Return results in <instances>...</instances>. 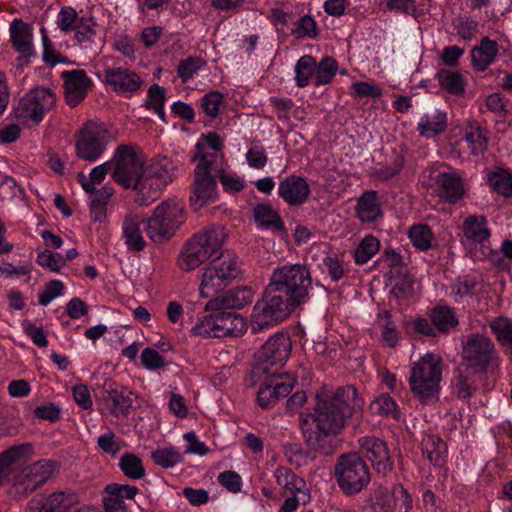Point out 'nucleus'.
I'll use <instances>...</instances> for the list:
<instances>
[{
	"instance_id": "42",
	"label": "nucleus",
	"mask_w": 512,
	"mask_h": 512,
	"mask_svg": "<svg viewBox=\"0 0 512 512\" xmlns=\"http://www.w3.org/2000/svg\"><path fill=\"white\" fill-rule=\"evenodd\" d=\"M491 331L497 341L503 347L512 349V320L505 317H497L489 323Z\"/></svg>"
},
{
	"instance_id": "22",
	"label": "nucleus",
	"mask_w": 512,
	"mask_h": 512,
	"mask_svg": "<svg viewBox=\"0 0 512 512\" xmlns=\"http://www.w3.org/2000/svg\"><path fill=\"white\" fill-rule=\"evenodd\" d=\"M102 398L106 409L115 417L128 414L133 404V393L127 388L113 383H104Z\"/></svg>"
},
{
	"instance_id": "1",
	"label": "nucleus",
	"mask_w": 512,
	"mask_h": 512,
	"mask_svg": "<svg viewBox=\"0 0 512 512\" xmlns=\"http://www.w3.org/2000/svg\"><path fill=\"white\" fill-rule=\"evenodd\" d=\"M363 400L352 385L341 386L334 393L315 395L313 412L301 413L299 425L304 442L314 453L329 456L339 447V436L347 421L360 413Z\"/></svg>"
},
{
	"instance_id": "21",
	"label": "nucleus",
	"mask_w": 512,
	"mask_h": 512,
	"mask_svg": "<svg viewBox=\"0 0 512 512\" xmlns=\"http://www.w3.org/2000/svg\"><path fill=\"white\" fill-rule=\"evenodd\" d=\"M64 80L65 99L69 106L75 107L81 103L92 85L84 70L64 71L61 74Z\"/></svg>"
},
{
	"instance_id": "55",
	"label": "nucleus",
	"mask_w": 512,
	"mask_h": 512,
	"mask_svg": "<svg viewBox=\"0 0 512 512\" xmlns=\"http://www.w3.org/2000/svg\"><path fill=\"white\" fill-rule=\"evenodd\" d=\"M96 23L92 18L81 17L77 22L73 31H75V38L79 43L91 42L95 36L96 31L94 26Z\"/></svg>"
},
{
	"instance_id": "8",
	"label": "nucleus",
	"mask_w": 512,
	"mask_h": 512,
	"mask_svg": "<svg viewBox=\"0 0 512 512\" xmlns=\"http://www.w3.org/2000/svg\"><path fill=\"white\" fill-rule=\"evenodd\" d=\"M334 475L338 486L348 496L360 493L371 480L366 462L356 452L345 453L338 457Z\"/></svg>"
},
{
	"instance_id": "10",
	"label": "nucleus",
	"mask_w": 512,
	"mask_h": 512,
	"mask_svg": "<svg viewBox=\"0 0 512 512\" xmlns=\"http://www.w3.org/2000/svg\"><path fill=\"white\" fill-rule=\"evenodd\" d=\"M184 221L183 204L174 199L163 201L147 220V234L153 242L162 243L170 239Z\"/></svg>"
},
{
	"instance_id": "62",
	"label": "nucleus",
	"mask_w": 512,
	"mask_h": 512,
	"mask_svg": "<svg viewBox=\"0 0 512 512\" xmlns=\"http://www.w3.org/2000/svg\"><path fill=\"white\" fill-rule=\"evenodd\" d=\"M64 285L59 280H51L45 285L44 291L39 295V303L48 305L54 298L62 294Z\"/></svg>"
},
{
	"instance_id": "54",
	"label": "nucleus",
	"mask_w": 512,
	"mask_h": 512,
	"mask_svg": "<svg viewBox=\"0 0 512 512\" xmlns=\"http://www.w3.org/2000/svg\"><path fill=\"white\" fill-rule=\"evenodd\" d=\"M41 34L43 42V61L51 66H55L57 63H67L68 59L53 48L45 28L41 29Z\"/></svg>"
},
{
	"instance_id": "11",
	"label": "nucleus",
	"mask_w": 512,
	"mask_h": 512,
	"mask_svg": "<svg viewBox=\"0 0 512 512\" xmlns=\"http://www.w3.org/2000/svg\"><path fill=\"white\" fill-rule=\"evenodd\" d=\"M241 273L238 259L224 256L221 252L204 268L200 294L203 298L212 297L228 286Z\"/></svg>"
},
{
	"instance_id": "53",
	"label": "nucleus",
	"mask_w": 512,
	"mask_h": 512,
	"mask_svg": "<svg viewBox=\"0 0 512 512\" xmlns=\"http://www.w3.org/2000/svg\"><path fill=\"white\" fill-rule=\"evenodd\" d=\"M36 262L41 267L48 268L53 272H58L65 265L64 257L50 250L38 253Z\"/></svg>"
},
{
	"instance_id": "51",
	"label": "nucleus",
	"mask_w": 512,
	"mask_h": 512,
	"mask_svg": "<svg viewBox=\"0 0 512 512\" xmlns=\"http://www.w3.org/2000/svg\"><path fill=\"white\" fill-rule=\"evenodd\" d=\"M151 458L155 464L163 468L173 467L182 461V455L172 447L153 451Z\"/></svg>"
},
{
	"instance_id": "33",
	"label": "nucleus",
	"mask_w": 512,
	"mask_h": 512,
	"mask_svg": "<svg viewBox=\"0 0 512 512\" xmlns=\"http://www.w3.org/2000/svg\"><path fill=\"white\" fill-rule=\"evenodd\" d=\"M144 223V218L138 215H127L123 220V235L129 249L133 251H142L145 248L146 242L141 231Z\"/></svg>"
},
{
	"instance_id": "20",
	"label": "nucleus",
	"mask_w": 512,
	"mask_h": 512,
	"mask_svg": "<svg viewBox=\"0 0 512 512\" xmlns=\"http://www.w3.org/2000/svg\"><path fill=\"white\" fill-rule=\"evenodd\" d=\"M78 499L74 493L53 492L29 502L30 512H72Z\"/></svg>"
},
{
	"instance_id": "26",
	"label": "nucleus",
	"mask_w": 512,
	"mask_h": 512,
	"mask_svg": "<svg viewBox=\"0 0 512 512\" xmlns=\"http://www.w3.org/2000/svg\"><path fill=\"white\" fill-rule=\"evenodd\" d=\"M32 452L29 443L12 446L0 453V486L10 480L17 465L25 462Z\"/></svg>"
},
{
	"instance_id": "5",
	"label": "nucleus",
	"mask_w": 512,
	"mask_h": 512,
	"mask_svg": "<svg viewBox=\"0 0 512 512\" xmlns=\"http://www.w3.org/2000/svg\"><path fill=\"white\" fill-rule=\"evenodd\" d=\"M291 349L292 341L289 334L278 332L271 336L258 351L257 362L246 382L255 385L254 378L260 380L266 373H278V367H282L290 357Z\"/></svg>"
},
{
	"instance_id": "6",
	"label": "nucleus",
	"mask_w": 512,
	"mask_h": 512,
	"mask_svg": "<svg viewBox=\"0 0 512 512\" xmlns=\"http://www.w3.org/2000/svg\"><path fill=\"white\" fill-rule=\"evenodd\" d=\"M112 162V179L124 189H133L139 195L144 154L133 145H119Z\"/></svg>"
},
{
	"instance_id": "4",
	"label": "nucleus",
	"mask_w": 512,
	"mask_h": 512,
	"mask_svg": "<svg viewBox=\"0 0 512 512\" xmlns=\"http://www.w3.org/2000/svg\"><path fill=\"white\" fill-rule=\"evenodd\" d=\"M443 361L434 353H427L411 368L409 384L411 392L421 403L438 400L442 380Z\"/></svg>"
},
{
	"instance_id": "49",
	"label": "nucleus",
	"mask_w": 512,
	"mask_h": 512,
	"mask_svg": "<svg viewBox=\"0 0 512 512\" xmlns=\"http://www.w3.org/2000/svg\"><path fill=\"white\" fill-rule=\"evenodd\" d=\"M370 408L374 414L391 416L393 419H399L397 404L388 394H381L378 396L371 402Z\"/></svg>"
},
{
	"instance_id": "48",
	"label": "nucleus",
	"mask_w": 512,
	"mask_h": 512,
	"mask_svg": "<svg viewBox=\"0 0 512 512\" xmlns=\"http://www.w3.org/2000/svg\"><path fill=\"white\" fill-rule=\"evenodd\" d=\"M409 238L417 249L426 251L432 245L433 233L428 225H413L409 230Z\"/></svg>"
},
{
	"instance_id": "23",
	"label": "nucleus",
	"mask_w": 512,
	"mask_h": 512,
	"mask_svg": "<svg viewBox=\"0 0 512 512\" xmlns=\"http://www.w3.org/2000/svg\"><path fill=\"white\" fill-rule=\"evenodd\" d=\"M310 186L307 181L298 175L292 174L280 181L278 186L279 197L289 206H301L310 196Z\"/></svg>"
},
{
	"instance_id": "15",
	"label": "nucleus",
	"mask_w": 512,
	"mask_h": 512,
	"mask_svg": "<svg viewBox=\"0 0 512 512\" xmlns=\"http://www.w3.org/2000/svg\"><path fill=\"white\" fill-rule=\"evenodd\" d=\"M59 470V464L53 460L42 459L21 469L14 477V489L21 497H27L43 486Z\"/></svg>"
},
{
	"instance_id": "38",
	"label": "nucleus",
	"mask_w": 512,
	"mask_h": 512,
	"mask_svg": "<svg viewBox=\"0 0 512 512\" xmlns=\"http://www.w3.org/2000/svg\"><path fill=\"white\" fill-rule=\"evenodd\" d=\"M422 454L433 465L440 466L443 462V454L446 451V443L438 436L427 435L421 441Z\"/></svg>"
},
{
	"instance_id": "18",
	"label": "nucleus",
	"mask_w": 512,
	"mask_h": 512,
	"mask_svg": "<svg viewBox=\"0 0 512 512\" xmlns=\"http://www.w3.org/2000/svg\"><path fill=\"white\" fill-rule=\"evenodd\" d=\"M437 196L445 203L456 204L465 195L464 179L454 170L439 171L432 177Z\"/></svg>"
},
{
	"instance_id": "32",
	"label": "nucleus",
	"mask_w": 512,
	"mask_h": 512,
	"mask_svg": "<svg viewBox=\"0 0 512 512\" xmlns=\"http://www.w3.org/2000/svg\"><path fill=\"white\" fill-rule=\"evenodd\" d=\"M255 222L259 227L273 232L285 233V225L280 214L269 203H259L253 209Z\"/></svg>"
},
{
	"instance_id": "40",
	"label": "nucleus",
	"mask_w": 512,
	"mask_h": 512,
	"mask_svg": "<svg viewBox=\"0 0 512 512\" xmlns=\"http://www.w3.org/2000/svg\"><path fill=\"white\" fill-rule=\"evenodd\" d=\"M317 69L316 59L311 55H304L299 58L295 65V82L299 88L309 85Z\"/></svg>"
},
{
	"instance_id": "44",
	"label": "nucleus",
	"mask_w": 512,
	"mask_h": 512,
	"mask_svg": "<svg viewBox=\"0 0 512 512\" xmlns=\"http://www.w3.org/2000/svg\"><path fill=\"white\" fill-rule=\"evenodd\" d=\"M119 467L123 474L130 479L138 480L145 476L142 460L133 453L122 455L119 460Z\"/></svg>"
},
{
	"instance_id": "29",
	"label": "nucleus",
	"mask_w": 512,
	"mask_h": 512,
	"mask_svg": "<svg viewBox=\"0 0 512 512\" xmlns=\"http://www.w3.org/2000/svg\"><path fill=\"white\" fill-rule=\"evenodd\" d=\"M478 374L480 373L465 366L455 370L451 380L452 394L458 399L469 400L477 391Z\"/></svg>"
},
{
	"instance_id": "39",
	"label": "nucleus",
	"mask_w": 512,
	"mask_h": 512,
	"mask_svg": "<svg viewBox=\"0 0 512 512\" xmlns=\"http://www.w3.org/2000/svg\"><path fill=\"white\" fill-rule=\"evenodd\" d=\"M464 139L472 155L478 156L487 149V136L477 122L470 123L466 127Z\"/></svg>"
},
{
	"instance_id": "58",
	"label": "nucleus",
	"mask_w": 512,
	"mask_h": 512,
	"mask_svg": "<svg viewBox=\"0 0 512 512\" xmlns=\"http://www.w3.org/2000/svg\"><path fill=\"white\" fill-rule=\"evenodd\" d=\"M222 100L223 95L220 92L211 91L203 96L201 100V108L207 116L215 118L218 116L219 106L221 105Z\"/></svg>"
},
{
	"instance_id": "46",
	"label": "nucleus",
	"mask_w": 512,
	"mask_h": 512,
	"mask_svg": "<svg viewBox=\"0 0 512 512\" xmlns=\"http://www.w3.org/2000/svg\"><path fill=\"white\" fill-rule=\"evenodd\" d=\"M477 280L472 275H460L450 285L451 295L456 298V302L464 297H472L475 294Z\"/></svg>"
},
{
	"instance_id": "47",
	"label": "nucleus",
	"mask_w": 512,
	"mask_h": 512,
	"mask_svg": "<svg viewBox=\"0 0 512 512\" xmlns=\"http://www.w3.org/2000/svg\"><path fill=\"white\" fill-rule=\"evenodd\" d=\"M489 184L498 194L509 197L512 195V175L505 169H497L488 176Z\"/></svg>"
},
{
	"instance_id": "30",
	"label": "nucleus",
	"mask_w": 512,
	"mask_h": 512,
	"mask_svg": "<svg viewBox=\"0 0 512 512\" xmlns=\"http://www.w3.org/2000/svg\"><path fill=\"white\" fill-rule=\"evenodd\" d=\"M355 212L362 223H373L382 218L383 212L377 192L365 191L357 200Z\"/></svg>"
},
{
	"instance_id": "50",
	"label": "nucleus",
	"mask_w": 512,
	"mask_h": 512,
	"mask_svg": "<svg viewBox=\"0 0 512 512\" xmlns=\"http://www.w3.org/2000/svg\"><path fill=\"white\" fill-rule=\"evenodd\" d=\"M205 66V61L200 57H188L179 62L177 74L183 83L189 81L201 68Z\"/></svg>"
},
{
	"instance_id": "61",
	"label": "nucleus",
	"mask_w": 512,
	"mask_h": 512,
	"mask_svg": "<svg viewBox=\"0 0 512 512\" xmlns=\"http://www.w3.org/2000/svg\"><path fill=\"white\" fill-rule=\"evenodd\" d=\"M395 505H399L404 512H409L413 506L412 496L402 484H395L392 488Z\"/></svg>"
},
{
	"instance_id": "56",
	"label": "nucleus",
	"mask_w": 512,
	"mask_h": 512,
	"mask_svg": "<svg viewBox=\"0 0 512 512\" xmlns=\"http://www.w3.org/2000/svg\"><path fill=\"white\" fill-rule=\"evenodd\" d=\"M297 38H316L319 35V30L315 20L310 15L301 17L297 22L296 29L292 32Z\"/></svg>"
},
{
	"instance_id": "9",
	"label": "nucleus",
	"mask_w": 512,
	"mask_h": 512,
	"mask_svg": "<svg viewBox=\"0 0 512 512\" xmlns=\"http://www.w3.org/2000/svg\"><path fill=\"white\" fill-rule=\"evenodd\" d=\"M172 162L167 157H156L143 167L139 195L135 202L140 206H148L157 200L162 190L173 181Z\"/></svg>"
},
{
	"instance_id": "24",
	"label": "nucleus",
	"mask_w": 512,
	"mask_h": 512,
	"mask_svg": "<svg viewBox=\"0 0 512 512\" xmlns=\"http://www.w3.org/2000/svg\"><path fill=\"white\" fill-rule=\"evenodd\" d=\"M253 291L247 286H239L217 295L205 305V310L241 309L252 303Z\"/></svg>"
},
{
	"instance_id": "37",
	"label": "nucleus",
	"mask_w": 512,
	"mask_h": 512,
	"mask_svg": "<svg viewBox=\"0 0 512 512\" xmlns=\"http://www.w3.org/2000/svg\"><path fill=\"white\" fill-rule=\"evenodd\" d=\"M464 236L473 242L482 243L490 237L487 221L483 216H469L463 223Z\"/></svg>"
},
{
	"instance_id": "19",
	"label": "nucleus",
	"mask_w": 512,
	"mask_h": 512,
	"mask_svg": "<svg viewBox=\"0 0 512 512\" xmlns=\"http://www.w3.org/2000/svg\"><path fill=\"white\" fill-rule=\"evenodd\" d=\"M12 47L20 54L17 58L18 68H24L35 55L32 39V27L21 19H14L10 25Z\"/></svg>"
},
{
	"instance_id": "31",
	"label": "nucleus",
	"mask_w": 512,
	"mask_h": 512,
	"mask_svg": "<svg viewBox=\"0 0 512 512\" xmlns=\"http://www.w3.org/2000/svg\"><path fill=\"white\" fill-rule=\"evenodd\" d=\"M498 54V44L489 37L481 39L480 44L471 50V62L476 71L484 72L495 60Z\"/></svg>"
},
{
	"instance_id": "12",
	"label": "nucleus",
	"mask_w": 512,
	"mask_h": 512,
	"mask_svg": "<svg viewBox=\"0 0 512 512\" xmlns=\"http://www.w3.org/2000/svg\"><path fill=\"white\" fill-rule=\"evenodd\" d=\"M198 159L194 170V180L191 184L190 204L198 210L205 205L213 203L218 198L217 182L211 175V167L216 160L215 154H202L195 156Z\"/></svg>"
},
{
	"instance_id": "60",
	"label": "nucleus",
	"mask_w": 512,
	"mask_h": 512,
	"mask_svg": "<svg viewBox=\"0 0 512 512\" xmlns=\"http://www.w3.org/2000/svg\"><path fill=\"white\" fill-rule=\"evenodd\" d=\"M215 324V317L214 313L210 315H206L201 319L192 329L191 332L200 337L208 338L213 337L215 338L216 334V326Z\"/></svg>"
},
{
	"instance_id": "35",
	"label": "nucleus",
	"mask_w": 512,
	"mask_h": 512,
	"mask_svg": "<svg viewBox=\"0 0 512 512\" xmlns=\"http://www.w3.org/2000/svg\"><path fill=\"white\" fill-rule=\"evenodd\" d=\"M429 319L437 333H447L459 324L454 309L448 305L435 306L430 312Z\"/></svg>"
},
{
	"instance_id": "45",
	"label": "nucleus",
	"mask_w": 512,
	"mask_h": 512,
	"mask_svg": "<svg viewBox=\"0 0 512 512\" xmlns=\"http://www.w3.org/2000/svg\"><path fill=\"white\" fill-rule=\"evenodd\" d=\"M379 248V240L373 235H366L354 252L355 262L359 265L367 263L379 251Z\"/></svg>"
},
{
	"instance_id": "27",
	"label": "nucleus",
	"mask_w": 512,
	"mask_h": 512,
	"mask_svg": "<svg viewBox=\"0 0 512 512\" xmlns=\"http://www.w3.org/2000/svg\"><path fill=\"white\" fill-rule=\"evenodd\" d=\"M215 317L216 334L215 338L238 337L244 333L246 323L244 319L235 312L224 310H212Z\"/></svg>"
},
{
	"instance_id": "14",
	"label": "nucleus",
	"mask_w": 512,
	"mask_h": 512,
	"mask_svg": "<svg viewBox=\"0 0 512 512\" xmlns=\"http://www.w3.org/2000/svg\"><path fill=\"white\" fill-rule=\"evenodd\" d=\"M55 104L56 95L50 88L36 87L19 100L18 105L14 107V115L17 119L30 120L38 124Z\"/></svg>"
},
{
	"instance_id": "64",
	"label": "nucleus",
	"mask_w": 512,
	"mask_h": 512,
	"mask_svg": "<svg viewBox=\"0 0 512 512\" xmlns=\"http://www.w3.org/2000/svg\"><path fill=\"white\" fill-rule=\"evenodd\" d=\"M141 362L150 370L162 368L165 364L164 358L153 348H145L142 351Z\"/></svg>"
},
{
	"instance_id": "57",
	"label": "nucleus",
	"mask_w": 512,
	"mask_h": 512,
	"mask_svg": "<svg viewBox=\"0 0 512 512\" xmlns=\"http://www.w3.org/2000/svg\"><path fill=\"white\" fill-rule=\"evenodd\" d=\"M79 19L74 8L63 7L58 13L56 23L63 32L67 33L74 30Z\"/></svg>"
},
{
	"instance_id": "41",
	"label": "nucleus",
	"mask_w": 512,
	"mask_h": 512,
	"mask_svg": "<svg viewBox=\"0 0 512 512\" xmlns=\"http://www.w3.org/2000/svg\"><path fill=\"white\" fill-rule=\"evenodd\" d=\"M337 70L338 63L333 57H323L320 62L317 63L314 78L315 86H322L331 83L337 73Z\"/></svg>"
},
{
	"instance_id": "36",
	"label": "nucleus",
	"mask_w": 512,
	"mask_h": 512,
	"mask_svg": "<svg viewBox=\"0 0 512 512\" xmlns=\"http://www.w3.org/2000/svg\"><path fill=\"white\" fill-rule=\"evenodd\" d=\"M435 78L437 79L441 89H443L449 94L458 96L462 95L465 92L467 85L466 79L459 72L447 69H440L436 73Z\"/></svg>"
},
{
	"instance_id": "16",
	"label": "nucleus",
	"mask_w": 512,
	"mask_h": 512,
	"mask_svg": "<svg viewBox=\"0 0 512 512\" xmlns=\"http://www.w3.org/2000/svg\"><path fill=\"white\" fill-rule=\"evenodd\" d=\"M257 392V403L262 409H271L277 402L290 394L297 382L290 373H266Z\"/></svg>"
},
{
	"instance_id": "52",
	"label": "nucleus",
	"mask_w": 512,
	"mask_h": 512,
	"mask_svg": "<svg viewBox=\"0 0 512 512\" xmlns=\"http://www.w3.org/2000/svg\"><path fill=\"white\" fill-rule=\"evenodd\" d=\"M452 25L463 40H471L478 31V22L466 16H458Z\"/></svg>"
},
{
	"instance_id": "17",
	"label": "nucleus",
	"mask_w": 512,
	"mask_h": 512,
	"mask_svg": "<svg viewBox=\"0 0 512 512\" xmlns=\"http://www.w3.org/2000/svg\"><path fill=\"white\" fill-rule=\"evenodd\" d=\"M359 446L378 474L386 476L392 471L393 461L385 441L375 436H366L359 439Z\"/></svg>"
},
{
	"instance_id": "28",
	"label": "nucleus",
	"mask_w": 512,
	"mask_h": 512,
	"mask_svg": "<svg viewBox=\"0 0 512 512\" xmlns=\"http://www.w3.org/2000/svg\"><path fill=\"white\" fill-rule=\"evenodd\" d=\"M105 81L118 93H133L140 88L142 83L135 72L122 67L107 69Z\"/></svg>"
},
{
	"instance_id": "13",
	"label": "nucleus",
	"mask_w": 512,
	"mask_h": 512,
	"mask_svg": "<svg viewBox=\"0 0 512 512\" xmlns=\"http://www.w3.org/2000/svg\"><path fill=\"white\" fill-rule=\"evenodd\" d=\"M110 132L105 123L89 120L78 133L76 153L80 159L95 161L106 149Z\"/></svg>"
},
{
	"instance_id": "43",
	"label": "nucleus",
	"mask_w": 512,
	"mask_h": 512,
	"mask_svg": "<svg viewBox=\"0 0 512 512\" xmlns=\"http://www.w3.org/2000/svg\"><path fill=\"white\" fill-rule=\"evenodd\" d=\"M166 89L158 84H153L149 87L145 107L153 110L162 121L166 122V115L164 112V102L166 99Z\"/></svg>"
},
{
	"instance_id": "2",
	"label": "nucleus",
	"mask_w": 512,
	"mask_h": 512,
	"mask_svg": "<svg viewBox=\"0 0 512 512\" xmlns=\"http://www.w3.org/2000/svg\"><path fill=\"white\" fill-rule=\"evenodd\" d=\"M312 276L304 264H290L273 270L270 281L252 311L254 333L273 327L287 319L295 309L309 300Z\"/></svg>"
},
{
	"instance_id": "34",
	"label": "nucleus",
	"mask_w": 512,
	"mask_h": 512,
	"mask_svg": "<svg viewBox=\"0 0 512 512\" xmlns=\"http://www.w3.org/2000/svg\"><path fill=\"white\" fill-rule=\"evenodd\" d=\"M447 128V115L441 111L426 114L417 125V130L422 137L432 138L442 134Z\"/></svg>"
},
{
	"instance_id": "59",
	"label": "nucleus",
	"mask_w": 512,
	"mask_h": 512,
	"mask_svg": "<svg viewBox=\"0 0 512 512\" xmlns=\"http://www.w3.org/2000/svg\"><path fill=\"white\" fill-rule=\"evenodd\" d=\"M120 442L112 431L100 435L97 439L98 447L111 456H116L119 453L121 449Z\"/></svg>"
},
{
	"instance_id": "7",
	"label": "nucleus",
	"mask_w": 512,
	"mask_h": 512,
	"mask_svg": "<svg viewBox=\"0 0 512 512\" xmlns=\"http://www.w3.org/2000/svg\"><path fill=\"white\" fill-rule=\"evenodd\" d=\"M462 366L480 374L497 369L501 358L492 339L485 334L472 333L462 344Z\"/></svg>"
},
{
	"instance_id": "3",
	"label": "nucleus",
	"mask_w": 512,
	"mask_h": 512,
	"mask_svg": "<svg viewBox=\"0 0 512 512\" xmlns=\"http://www.w3.org/2000/svg\"><path fill=\"white\" fill-rule=\"evenodd\" d=\"M228 233L223 226H212L193 235L183 247L178 266L182 271H192L220 253Z\"/></svg>"
},
{
	"instance_id": "63",
	"label": "nucleus",
	"mask_w": 512,
	"mask_h": 512,
	"mask_svg": "<svg viewBox=\"0 0 512 512\" xmlns=\"http://www.w3.org/2000/svg\"><path fill=\"white\" fill-rule=\"evenodd\" d=\"M218 482L232 493L240 492L241 490V477L234 471L228 470L218 475Z\"/></svg>"
},
{
	"instance_id": "25",
	"label": "nucleus",
	"mask_w": 512,
	"mask_h": 512,
	"mask_svg": "<svg viewBox=\"0 0 512 512\" xmlns=\"http://www.w3.org/2000/svg\"><path fill=\"white\" fill-rule=\"evenodd\" d=\"M139 489L134 485H124L118 483H110L105 487V495L103 497L104 508L106 512H127L124 499H133Z\"/></svg>"
}]
</instances>
